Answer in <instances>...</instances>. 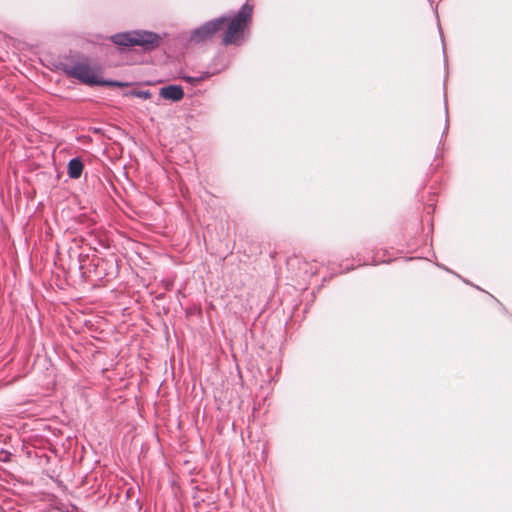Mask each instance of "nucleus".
<instances>
[{
  "mask_svg": "<svg viewBox=\"0 0 512 512\" xmlns=\"http://www.w3.org/2000/svg\"><path fill=\"white\" fill-rule=\"evenodd\" d=\"M72 511L76 510L75 506H71Z\"/></svg>",
  "mask_w": 512,
  "mask_h": 512,
  "instance_id": "nucleus-16",
  "label": "nucleus"
},
{
  "mask_svg": "<svg viewBox=\"0 0 512 512\" xmlns=\"http://www.w3.org/2000/svg\"><path fill=\"white\" fill-rule=\"evenodd\" d=\"M442 50H443V53L445 54V47L444 46L442 47Z\"/></svg>",
  "mask_w": 512,
  "mask_h": 512,
  "instance_id": "nucleus-17",
  "label": "nucleus"
},
{
  "mask_svg": "<svg viewBox=\"0 0 512 512\" xmlns=\"http://www.w3.org/2000/svg\"><path fill=\"white\" fill-rule=\"evenodd\" d=\"M84 170V162L80 157H74L67 164V174L71 179H79Z\"/></svg>",
  "mask_w": 512,
  "mask_h": 512,
  "instance_id": "nucleus-8",
  "label": "nucleus"
},
{
  "mask_svg": "<svg viewBox=\"0 0 512 512\" xmlns=\"http://www.w3.org/2000/svg\"><path fill=\"white\" fill-rule=\"evenodd\" d=\"M159 95L165 100L179 102L184 98L185 93L181 85L169 84L160 88Z\"/></svg>",
  "mask_w": 512,
  "mask_h": 512,
  "instance_id": "nucleus-7",
  "label": "nucleus"
},
{
  "mask_svg": "<svg viewBox=\"0 0 512 512\" xmlns=\"http://www.w3.org/2000/svg\"><path fill=\"white\" fill-rule=\"evenodd\" d=\"M220 71H221V69H217V70H213V71L208 70V71L201 72L197 76L183 75V76H181V78L185 82L189 83L190 85H197L198 83L207 80L212 75L218 74Z\"/></svg>",
  "mask_w": 512,
  "mask_h": 512,
  "instance_id": "nucleus-9",
  "label": "nucleus"
},
{
  "mask_svg": "<svg viewBox=\"0 0 512 512\" xmlns=\"http://www.w3.org/2000/svg\"><path fill=\"white\" fill-rule=\"evenodd\" d=\"M171 286H172V284L167 283V284L165 285V288H166V289H171Z\"/></svg>",
  "mask_w": 512,
  "mask_h": 512,
  "instance_id": "nucleus-13",
  "label": "nucleus"
},
{
  "mask_svg": "<svg viewBox=\"0 0 512 512\" xmlns=\"http://www.w3.org/2000/svg\"><path fill=\"white\" fill-rule=\"evenodd\" d=\"M58 459L52 452L48 454L44 449H36L34 446V467H37L41 473L47 476L57 485L61 483L59 480Z\"/></svg>",
  "mask_w": 512,
  "mask_h": 512,
  "instance_id": "nucleus-4",
  "label": "nucleus"
},
{
  "mask_svg": "<svg viewBox=\"0 0 512 512\" xmlns=\"http://www.w3.org/2000/svg\"><path fill=\"white\" fill-rule=\"evenodd\" d=\"M252 12L253 6L248 3H244L235 15H226V31L222 37V44L224 46H238L242 43L244 40L243 32L251 22Z\"/></svg>",
  "mask_w": 512,
  "mask_h": 512,
  "instance_id": "nucleus-2",
  "label": "nucleus"
},
{
  "mask_svg": "<svg viewBox=\"0 0 512 512\" xmlns=\"http://www.w3.org/2000/svg\"><path fill=\"white\" fill-rule=\"evenodd\" d=\"M40 359V356H37V359L33 360L34 365L36 364L37 360Z\"/></svg>",
  "mask_w": 512,
  "mask_h": 512,
  "instance_id": "nucleus-14",
  "label": "nucleus"
},
{
  "mask_svg": "<svg viewBox=\"0 0 512 512\" xmlns=\"http://www.w3.org/2000/svg\"><path fill=\"white\" fill-rule=\"evenodd\" d=\"M49 383L54 385V378H52L51 381H49Z\"/></svg>",
  "mask_w": 512,
  "mask_h": 512,
  "instance_id": "nucleus-15",
  "label": "nucleus"
},
{
  "mask_svg": "<svg viewBox=\"0 0 512 512\" xmlns=\"http://www.w3.org/2000/svg\"><path fill=\"white\" fill-rule=\"evenodd\" d=\"M126 95L146 100L151 98L152 93L149 90H132L129 91Z\"/></svg>",
  "mask_w": 512,
  "mask_h": 512,
  "instance_id": "nucleus-11",
  "label": "nucleus"
},
{
  "mask_svg": "<svg viewBox=\"0 0 512 512\" xmlns=\"http://www.w3.org/2000/svg\"><path fill=\"white\" fill-rule=\"evenodd\" d=\"M445 113H446V120H445V128L443 131V135L447 133L448 130V106L447 103H445Z\"/></svg>",
  "mask_w": 512,
  "mask_h": 512,
  "instance_id": "nucleus-12",
  "label": "nucleus"
},
{
  "mask_svg": "<svg viewBox=\"0 0 512 512\" xmlns=\"http://www.w3.org/2000/svg\"><path fill=\"white\" fill-rule=\"evenodd\" d=\"M162 39L160 34L142 29L119 32L110 36V41L120 49L139 46L145 52L156 50Z\"/></svg>",
  "mask_w": 512,
  "mask_h": 512,
  "instance_id": "nucleus-1",
  "label": "nucleus"
},
{
  "mask_svg": "<svg viewBox=\"0 0 512 512\" xmlns=\"http://www.w3.org/2000/svg\"><path fill=\"white\" fill-rule=\"evenodd\" d=\"M226 22V15L206 21L190 32L188 41L199 44L212 40L214 36L225 28Z\"/></svg>",
  "mask_w": 512,
  "mask_h": 512,
  "instance_id": "nucleus-3",
  "label": "nucleus"
},
{
  "mask_svg": "<svg viewBox=\"0 0 512 512\" xmlns=\"http://www.w3.org/2000/svg\"><path fill=\"white\" fill-rule=\"evenodd\" d=\"M62 70L69 77L79 80L81 83L96 86L98 76L94 73L87 62H73L62 64Z\"/></svg>",
  "mask_w": 512,
  "mask_h": 512,
  "instance_id": "nucleus-5",
  "label": "nucleus"
},
{
  "mask_svg": "<svg viewBox=\"0 0 512 512\" xmlns=\"http://www.w3.org/2000/svg\"><path fill=\"white\" fill-rule=\"evenodd\" d=\"M56 410V404L48 398L37 401V403L34 400V439L36 437H42V435L36 434V432L44 430L47 427L44 420L54 417Z\"/></svg>",
  "mask_w": 512,
  "mask_h": 512,
  "instance_id": "nucleus-6",
  "label": "nucleus"
},
{
  "mask_svg": "<svg viewBox=\"0 0 512 512\" xmlns=\"http://www.w3.org/2000/svg\"><path fill=\"white\" fill-rule=\"evenodd\" d=\"M96 86L125 87V86H128V83L122 82V81H118V80L103 79L101 77H98Z\"/></svg>",
  "mask_w": 512,
  "mask_h": 512,
  "instance_id": "nucleus-10",
  "label": "nucleus"
}]
</instances>
